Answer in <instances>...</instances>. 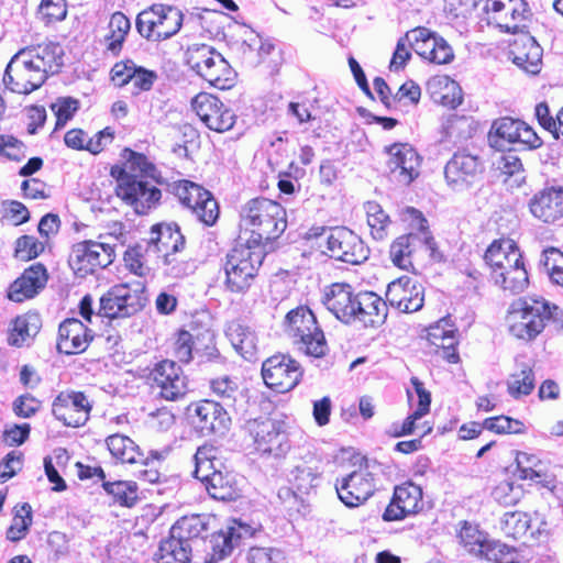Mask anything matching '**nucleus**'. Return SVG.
Masks as SVG:
<instances>
[{
	"label": "nucleus",
	"mask_w": 563,
	"mask_h": 563,
	"mask_svg": "<svg viewBox=\"0 0 563 563\" xmlns=\"http://www.w3.org/2000/svg\"><path fill=\"white\" fill-rule=\"evenodd\" d=\"M500 529L506 537L516 540L525 539L528 534L533 537V532L531 531V517L523 511L516 510L505 512L500 519Z\"/></svg>",
	"instance_id": "obj_42"
},
{
	"label": "nucleus",
	"mask_w": 563,
	"mask_h": 563,
	"mask_svg": "<svg viewBox=\"0 0 563 563\" xmlns=\"http://www.w3.org/2000/svg\"><path fill=\"white\" fill-rule=\"evenodd\" d=\"M406 213L417 222V232L398 236L390 245L389 255L395 266L408 271L412 267V260L419 249L430 251L431 256L434 254L435 242L420 211L407 208Z\"/></svg>",
	"instance_id": "obj_6"
},
{
	"label": "nucleus",
	"mask_w": 563,
	"mask_h": 563,
	"mask_svg": "<svg viewBox=\"0 0 563 563\" xmlns=\"http://www.w3.org/2000/svg\"><path fill=\"white\" fill-rule=\"evenodd\" d=\"M192 548L187 541H181L170 532L167 539L161 541L155 553L156 563H189Z\"/></svg>",
	"instance_id": "obj_37"
},
{
	"label": "nucleus",
	"mask_w": 563,
	"mask_h": 563,
	"mask_svg": "<svg viewBox=\"0 0 563 563\" xmlns=\"http://www.w3.org/2000/svg\"><path fill=\"white\" fill-rule=\"evenodd\" d=\"M220 56L212 46L207 44H192L187 48L186 62L188 66L201 78L203 74H208L211 62Z\"/></svg>",
	"instance_id": "obj_43"
},
{
	"label": "nucleus",
	"mask_w": 563,
	"mask_h": 563,
	"mask_svg": "<svg viewBox=\"0 0 563 563\" xmlns=\"http://www.w3.org/2000/svg\"><path fill=\"white\" fill-rule=\"evenodd\" d=\"M357 294L353 292V288L349 284H332L324 292L323 303L336 319L344 323L355 322V306Z\"/></svg>",
	"instance_id": "obj_27"
},
{
	"label": "nucleus",
	"mask_w": 563,
	"mask_h": 563,
	"mask_svg": "<svg viewBox=\"0 0 563 563\" xmlns=\"http://www.w3.org/2000/svg\"><path fill=\"white\" fill-rule=\"evenodd\" d=\"M114 249L110 244L84 241L74 245L70 254V265L80 275L95 273L113 262Z\"/></svg>",
	"instance_id": "obj_14"
},
{
	"label": "nucleus",
	"mask_w": 563,
	"mask_h": 563,
	"mask_svg": "<svg viewBox=\"0 0 563 563\" xmlns=\"http://www.w3.org/2000/svg\"><path fill=\"white\" fill-rule=\"evenodd\" d=\"M284 551L273 547H252L247 551V563H286Z\"/></svg>",
	"instance_id": "obj_61"
},
{
	"label": "nucleus",
	"mask_w": 563,
	"mask_h": 563,
	"mask_svg": "<svg viewBox=\"0 0 563 563\" xmlns=\"http://www.w3.org/2000/svg\"><path fill=\"white\" fill-rule=\"evenodd\" d=\"M216 449L211 445H202L198 448L195 454V471L194 475L202 484H205L211 474L218 473L214 466Z\"/></svg>",
	"instance_id": "obj_53"
},
{
	"label": "nucleus",
	"mask_w": 563,
	"mask_h": 563,
	"mask_svg": "<svg viewBox=\"0 0 563 563\" xmlns=\"http://www.w3.org/2000/svg\"><path fill=\"white\" fill-rule=\"evenodd\" d=\"M247 429L254 439L256 450L276 457L284 455L288 449V437L278 422L265 418L247 422Z\"/></svg>",
	"instance_id": "obj_19"
},
{
	"label": "nucleus",
	"mask_w": 563,
	"mask_h": 563,
	"mask_svg": "<svg viewBox=\"0 0 563 563\" xmlns=\"http://www.w3.org/2000/svg\"><path fill=\"white\" fill-rule=\"evenodd\" d=\"M212 393L221 399L223 406L233 407L239 394L238 383L229 376L218 377L210 383Z\"/></svg>",
	"instance_id": "obj_57"
},
{
	"label": "nucleus",
	"mask_w": 563,
	"mask_h": 563,
	"mask_svg": "<svg viewBox=\"0 0 563 563\" xmlns=\"http://www.w3.org/2000/svg\"><path fill=\"white\" fill-rule=\"evenodd\" d=\"M287 333L300 351L312 357H322L328 351L323 331L318 327L317 319L307 307H298L286 314Z\"/></svg>",
	"instance_id": "obj_5"
},
{
	"label": "nucleus",
	"mask_w": 563,
	"mask_h": 563,
	"mask_svg": "<svg viewBox=\"0 0 563 563\" xmlns=\"http://www.w3.org/2000/svg\"><path fill=\"white\" fill-rule=\"evenodd\" d=\"M169 188L179 202L190 211L196 200L201 199V197H206L205 199L208 200L207 189L187 179L174 181L169 185Z\"/></svg>",
	"instance_id": "obj_49"
},
{
	"label": "nucleus",
	"mask_w": 563,
	"mask_h": 563,
	"mask_svg": "<svg viewBox=\"0 0 563 563\" xmlns=\"http://www.w3.org/2000/svg\"><path fill=\"white\" fill-rule=\"evenodd\" d=\"M41 328V319L37 313H26L16 317L12 329L8 334V342L13 346L23 345L29 339L35 336Z\"/></svg>",
	"instance_id": "obj_40"
},
{
	"label": "nucleus",
	"mask_w": 563,
	"mask_h": 563,
	"mask_svg": "<svg viewBox=\"0 0 563 563\" xmlns=\"http://www.w3.org/2000/svg\"><path fill=\"white\" fill-rule=\"evenodd\" d=\"M520 254V250L515 241L510 239L495 240L486 250L484 261L490 268V272L496 271L505 264L506 261H515V257Z\"/></svg>",
	"instance_id": "obj_41"
},
{
	"label": "nucleus",
	"mask_w": 563,
	"mask_h": 563,
	"mask_svg": "<svg viewBox=\"0 0 563 563\" xmlns=\"http://www.w3.org/2000/svg\"><path fill=\"white\" fill-rule=\"evenodd\" d=\"M150 379L161 389L159 395L169 401L183 398L187 391V378L181 367L174 361L163 360L155 364Z\"/></svg>",
	"instance_id": "obj_21"
},
{
	"label": "nucleus",
	"mask_w": 563,
	"mask_h": 563,
	"mask_svg": "<svg viewBox=\"0 0 563 563\" xmlns=\"http://www.w3.org/2000/svg\"><path fill=\"white\" fill-rule=\"evenodd\" d=\"M514 63L530 74H538L542 59V48L531 36L516 42L511 51Z\"/></svg>",
	"instance_id": "obj_35"
},
{
	"label": "nucleus",
	"mask_w": 563,
	"mask_h": 563,
	"mask_svg": "<svg viewBox=\"0 0 563 563\" xmlns=\"http://www.w3.org/2000/svg\"><path fill=\"white\" fill-rule=\"evenodd\" d=\"M520 126L523 121L504 117L493 122L488 133L489 145L498 151H504L508 145L516 144L517 137H520Z\"/></svg>",
	"instance_id": "obj_34"
},
{
	"label": "nucleus",
	"mask_w": 563,
	"mask_h": 563,
	"mask_svg": "<svg viewBox=\"0 0 563 563\" xmlns=\"http://www.w3.org/2000/svg\"><path fill=\"white\" fill-rule=\"evenodd\" d=\"M147 241V253L165 257L166 254L179 253L185 246V238L176 223H159L152 227Z\"/></svg>",
	"instance_id": "obj_30"
},
{
	"label": "nucleus",
	"mask_w": 563,
	"mask_h": 563,
	"mask_svg": "<svg viewBox=\"0 0 563 563\" xmlns=\"http://www.w3.org/2000/svg\"><path fill=\"white\" fill-rule=\"evenodd\" d=\"M364 209L372 236L375 240H384L387 236V228L390 223L388 214L375 201H367Z\"/></svg>",
	"instance_id": "obj_51"
},
{
	"label": "nucleus",
	"mask_w": 563,
	"mask_h": 563,
	"mask_svg": "<svg viewBox=\"0 0 563 563\" xmlns=\"http://www.w3.org/2000/svg\"><path fill=\"white\" fill-rule=\"evenodd\" d=\"M165 274L172 278H183L194 273L195 264L191 261L180 258L177 253L166 254L163 257Z\"/></svg>",
	"instance_id": "obj_62"
},
{
	"label": "nucleus",
	"mask_w": 563,
	"mask_h": 563,
	"mask_svg": "<svg viewBox=\"0 0 563 563\" xmlns=\"http://www.w3.org/2000/svg\"><path fill=\"white\" fill-rule=\"evenodd\" d=\"M35 66H40V71L44 73L47 79L49 74H55L63 65V48L59 44L48 42L40 44L32 48L21 49Z\"/></svg>",
	"instance_id": "obj_33"
},
{
	"label": "nucleus",
	"mask_w": 563,
	"mask_h": 563,
	"mask_svg": "<svg viewBox=\"0 0 563 563\" xmlns=\"http://www.w3.org/2000/svg\"><path fill=\"white\" fill-rule=\"evenodd\" d=\"M423 301L422 285L409 277L396 279L387 287L386 302L401 312H416L422 308Z\"/></svg>",
	"instance_id": "obj_23"
},
{
	"label": "nucleus",
	"mask_w": 563,
	"mask_h": 563,
	"mask_svg": "<svg viewBox=\"0 0 563 563\" xmlns=\"http://www.w3.org/2000/svg\"><path fill=\"white\" fill-rule=\"evenodd\" d=\"M32 508L27 503L14 507V515L10 527L7 530V539L18 542L25 538L32 526Z\"/></svg>",
	"instance_id": "obj_48"
},
{
	"label": "nucleus",
	"mask_w": 563,
	"mask_h": 563,
	"mask_svg": "<svg viewBox=\"0 0 563 563\" xmlns=\"http://www.w3.org/2000/svg\"><path fill=\"white\" fill-rule=\"evenodd\" d=\"M191 108L201 122L212 131L223 133L235 123V114L216 96L200 92L191 100Z\"/></svg>",
	"instance_id": "obj_13"
},
{
	"label": "nucleus",
	"mask_w": 563,
	"mask_h": 563,
	"mask_svg": "<svg viewBox=\"0 0 563 563\" xmlns=\"http://www.w3.org/2000/svg\"><path fill=\"white\" fill-rule=\"evenodd\" d=\"M91 404L81 391H62L53 401L54 417L67 427L84 426L91 410Z\"/></svg>",
	"instance_id": "obj_20"
},
{
	"label": "nucleus",
	"mask_w": 563,
	"mask_h": 563,
	"mask_svg": "<svg viewBox=\"0 0 563 563\" xmlns=\"http://www.w3.org/2000/svg\"><path fill=\"white\" fill-rule=\"evenodd\" d=\"M460 543L472 554L482 555L488 542L487 536L477 526L463 521L459 531Z\"/></svg>",
	"instance_id": "obj_50"
},
{
	"label": "nucleus",
	"mask_w": 563,
	"mask_h": 563,
	"mask_svg": "<svg viewBox=\"0 0 563 563\" xmlns=\"http://www.w3.org/2000/svg\"><path fill=\"white\" fill-rule=\"evenodd\" d=\"M225 334L234 350L245 360L252 361L256 355V336L254 332L239 321L229 323Z\"/></svg>",
	"instance_id": "obj_36"
},
{
	"label": "nucleus",
	"mask_w": 563,
	"mask_h": 563,
	"mask_svg": "<svg viewBox=\"0 0 563 563\" xmlns=\"http://www.w3.org/2000/svg\"><path fill=\"white\" fill-rule=\"evenodd\" d=\"M208 200L206 197L196 200L191 212L197 219L206 225H212L219 217V206L217 200L212 197L211 192L207 190Z\"/></svg>",
	"instance_id": "obj_58"
},
{
	"label": "nucleus",
	"mask_w": 563,
	"mask_h": 563,
	"mask_svg": "<svg viewBox=\"0 0 563 563\" xmlns=\"http://www.w3.org/2000/svg\"><path fill=\"white\" fill-rule=\"evenodd\" d=\"M335 490L345 506L350 508L358 507L374 495L376 479L373 473L360 468L346 476L336 478Z\"/></svg>",
	"instance_id": "obj_16"
},
{
	"label": "nucleus",
	"mask_w": 563,
	"mask_h": 563,
	"mask_svg": "<svg viewBox=\"0 0 563 563\" xmlns=\"http://www.w3.org/2000/svg\"><path fill=\"white\" fill-rule=\"evenodd\" d=\"M24 454L19 450L10 451L0 462V483L15 476L23 467Z\"/></svg>",
	"instance_id": "obj_64"
},
{
	"label": "nucleus",
	"mask_w": 563,
	"mask_h": 563,
	"mask_svg": "<svg viewBox=\"0 0 563 563\" xmlns=\"http://www.w3.org/2000/svg\"><path fill=\"white\" fill-rule=\"evenodd\" d=\"M92 338V331L80 320L66 319L58 329L57 350L67 355L81 353L86 351Z\"/></svg>",
	"instance_id": "obj_28"
},
{
	"label": "nucleus",
	"mask_w": 563,
	"mask_h": 563,
	"mask_svg": "<svg viewBox=\"0 0 563 563\" xmlns=\"http://www.w3.org/2000/svg\"><path fill=\"white\" fill-rule=\"evenodd\" d=\"M518 372L510 375L507 380L508 393L514 398L528 396L534 388V375L530 365L518 364Z\"/></svg>",
	"instance_id": "obj_46"
},
{
	"label": "nucleus",
	"mask_w": 563,
	"mask_h": 563,
	"mask_svg": "<svg viewBox=\"0 0 563 563\" xmlns=\"http://www.w3.org/2000/svg\"><path fill=\"white\" fill-rule=\"evenodd\" d=\"M327 254L338 261L358 265L368 258L369 249L352 230L336 227L327 236Z\"/></svg>",
	"instance_id": "obj_10"
},
{
	"label": "nucleus",
	"mask_w": 563,
	"mask_h": 563,
	"mask_svg": "<svg viewBox=\"0 0 563 563\" xmlns=\"http://www.w3.org/2000/svg\"><path fill=\"white\" fill-rule=\"evenodd\" d=\"M262 376L265 384L277 393L294 389L302 377L299 363L287 355H274L262 365Z\"/></svg>",
	"instance_id": "obj_11"
},
{
	"label": "nucleus",
	"mask_w": 563,
	"mask_h": 563,
	"mask_svg": "<svg viewBox=\"0 0 563 563\" xmlns=\"http://www.w3.org/2000/svg\"><path fill=\"white\" fill-rule=\"evenodd\" d=\"M102 487L113 498V503L133 507L137 501V485L132 481L103 482Z\"/></svg>",
	"instance_id": "obj_45"
},
{
	"label": "nucleus",
	"mask_w": 563,
	"mask_h": 563,
	"mask_svg": "<svg viewBox=\"0 0 563 563\" xmlns=\"http://www.w3.org/2000/svg\"><path fill=\"white\" fill-rule=\"evenodd\" d=\"M484 11L488 24L516 33L527 19L528 4L525 0H486Z\"/></svg>",
	"instance_id": "obj_15"
},
{
	"label": "nucleus",
	"mask_w": 563,
	"mask_h": 563,
	"mask_svg": "<svg viewBox=\"0 0 563 563\" xmlns=\"http://www.w3.org/2000/svg\"><path fill=\"white\" fill-rule=\"evenodd\" d=\"M408 32L412 49L422 58L437 65L450 64L454 59L451 45L431 30L419 26Z\"/></svg>",
	"instance_id": "obj_18"
},
{
	"label": "nucleus",
	"mask_w": 563,
	"mask_h": 563,
	"mask_svg": "<svg viewBox=\"0 0 563 563\" xmlns=\"http://www.w3.org/2000/svg\"><path fill=\"white\" fill-rule=\"evenodd\" d=\"M117 181V196L132 206L139 214H144L155 207L162 197L158 188L126 169H120Z\"/></svg>",
	"instance_id": "obj_7"
},
{
	"label": "nucleus",
	"mask_w": 563,
	"mask_h": 563,
	"mask_svg": "<svg viewBox=\"0 0 563 563\" xmlns=\"http://www.w3.org/2000/svg\"><path fill=\"white\" fill-rule=\"evenodd\" d=\"M319 472L305 463L294 467L288 475L289 483L300 494H309L317 486Z\"/></svg>",
	"instance_id": "obj_52"
},
{
	"label": "nucleus",
	"mask_w": 563,
	"mask_h": 563,
	"mask_svg": "<svg viewBox=\"0 0 563 563\" xmlns=\"http://www.w3.org/2000/svg\"><path fill=\"white\" fill-rule=\"evenodd\" d=\"M456 328L450 317L442 318L435 324L430 325L427 340L435 347L442 349V357L449 363H456L459 354L455 351L457 344Z\"/></svg>",
	"instance_id": "obj_31"
},
{
	"label": "nucleus",
	"mask_w": 563,
	"mask_h": 563,
	"mask_svg": "<svg viewBox=\"0 0 563 563\" xmlns=\"http://www.w3.org/2000/svg\"><path fill=\"white\" fill-rule=\"evenodd\" d=\"M386 151L389 155L387 168L393 180L408 186L420 174L421 158L417 151L407 143H395Z\"/></svg>",
	"instance_id": "obj_17"
},
{
	"label": "nucleus",
	"mask_w": 563,
	"mask_h": 563,
	"mask_svg": "<svg viewBox=\"0 0 563 563\" xmlns=\"http://www.w3.org/2000/svg\"><path fill=\"white\" fill-rule=\"evenodd\" d=\"M208 494L218 500H231L235 496V489L228 476L220 471L211 474L209 479L203 484Z\"/></svg>",
	"instance_id": "obj_56"
},
{
	"label": "nucleus",
	"mask_w": 563,
	"mask_h": 563,
	"mask_svg": "<svg viewBox=\"0 0 563 563\" xmlns=\"http://www.w3.org/2000/svg\"><path fill=\"white\" fill-rule=\"evenodd\" d=\"M45 249L43 242L35 236L22 235L15 241L14 255L21 261H31L37 257Z\"/></svg>",
	"instance_id": "obj_60"
},
{
	"label": "nucleus",
	"mask_w": 563,
	"mask_h": 563,
	"mask_svg": "<svg viewBox=\"0 0 563 563\" xmlns=\"http://www.w3.org/2000/svg\"><path fill=\"white\" fill-rule=\"evenodd\" d=\"M46 78L24 52L19 51L7 65L3 84L12 92L29 95L38 89Z\"/></svg>",
	"instance_id": "obj_8"
},
{
	"label": "nucleus",
	"mask_w": 563,
	"mask_h": 563,
	"mask_svg": "<svg viewBox=\"0 0 563 563\" xmlns=\"http://www.w3.org/2000/svg\"><path fill=\"white\" fill-rule=\"evenodd\" d=\"M479 556L493 563H518L519 561L516 548L495 540H488Z\"/></svg>",
	"instance_id": "obj_54"
},
{
	"label": "nucleus",
	"mask_w": 563,
	"mask_h": 563,
	"mask_svg": "<svg viewBox=\"0 0 563 563\" xmlns=\"http://www.w3.org/2000/svg\"><path fill=\"white\" fill-rule=\"evenodd\" d=\"M253 536L250 526L240 521H233L231 526L222 529L211 536L209 541L210 552L208 553L207 563H217L229 556L233 549L238 547L242 539Z\"/></svg>",
	"instance_id": "obj_26"
},
{
	"label": "nucleus",
	"mask_w": 563,
	"mask_h": 563,
	"mask_svg": "<svg viewBox=\"0 0 563 563\" xmlns=\"http://www.w3.org/2000/svg\"><path fill=\"white\" fill-rule=\"evenodd\" d=\"M355 321L364 327H377L387 318V303L373 291L357 292Z\"/></svg>",
	"instance_id": "obj_32"
},
{
	"label": "nucleus",
	"mask_w": 563,
	"mask_h": 563,
	"mask_svg": "<svg viewBox=\"0 0 563 563\" xmlns=\"http://www.w3.org/2000/svg\"><path fill=\"white\" fill-rule=\"evenodd\" d=\"M533 218L545 224H554L563 218V186L551 185L538 190L529 200Z\"/></svg>",
	"instance_id": "obj_22"
},
{
	"label": "nucleus",
	"mask_w": 563,
	"mask_h": 563,
	"mask_svg": "<svg viewBox=\"0 0 563 563\" xmlns=\"http://www.w3.org/2000/svg\"><path fill=\"white\" fill-rule=\"evenodd\" d=\"M106 442L111 455L122 463L134 464L144 461L140 448L126 435L115 433L109 435Z\"/></svg>",
	"instance_id": "obj_38"
},
{
	"label": "nucleus",
	"mask_w": 563,
	"mask_h": 563,
	"mask_svg": "<svg viewBox=\"0 0 563 563\" xmlns=\"http://www.w3.org/2000/svg\"><path fill=\"white\" fill-rule=\"evenodd\" d=\"M47 271L41 263L32 264L9 287L8 298L15 302L34 297L47 283Z\"/></svg>",
	"instance_id": "obj_29"
},
{
	"label": "nucleus",
	"mask_w": 563,
	"mask_h": 563,
	"mask_svg": "<svg viewBox=\"0 0 563 563\" xmlns=\"http://www.w3.org/2000/svg\"><path fill=\"white\" fill-rule=\"evenodd\" d=\"M242 221L251 229L249 242L263 246L279 238L287 228L286 210L267 198L250 200L242 209Z\"/></svg>",
	"instance_id": "obj_1"
},
{
	"label": "nucleus",
	"mask_w": 563,
	"mask_h": 563,
	"mask_svg": "<svg viewBox=\"0 0 563 563\" xmlns=\"http://www.w3.org/2000/svg\"><path fill=\"white\" fill-rule=\"evenodd\" d=\"M265 249L249 241L236 244L225 257V286L232 292L250 288L265 257Z\"/></svg>",
	"instance_id": "obj_3"
},
{
	"label": "nucleus",
	"mask_w": 563,
	"mask_h": 563,
	"mask_svg": "<svg viewBox=\"0 0 563 563\" xmlns=\"http://www.w3.org/2000/svg\"><path fill=\"white\" fill-rule=\"evenodd\" d=\"M208 525L209 518L205 515L185 516L173 525L170 532L181 541L190 543L194 539L203 538L208 531Z\"/></svg>",
	"instance_id": "obj_39"
},
{
	"label": "nucleus",
	"mask_w": 563,
	"mask_h": 563,
	"mask_svg": "<svg viewBox=\"0 0 563 563\" xmlns=\"http://www.w3.org/2000/svg\"><path fill=\"white\" fill-rule=\"evenodd\" d=\"M483 427L484 429L498 434L521 433L523 431V423L521 421L506 416L487 418L484 420Z\"/></svg>",
	"instance_id": "obj_63"
},
{
	"label": "nucleus",
	"mask_w": 563,
	"mask_h": 563,
	"mask_svg": "<svg viewBox=\"0 0 563 563\" xmlns=\"http://www.w3.org/2000/svg\"><path fill=\"white\" fill-rule=\"evenodd\" d=\"M483 172L481 157L466 148L455 152L444 167L445 180L453 190L467 189Z\"/></svg>",
	"instance_id": "obj_12"
},
{
	"label": "nucleus",
	"mask_w": 563,
	"mask_h": 563,
	"mask_svg": "<svg viewBox=\"0 0 563 563\" xmlns=\"http://www.w3.org/2000/svg\"><path fill=\"white\" fill-rule=\"evenodd\" d=\"M143 291L131 289L128 284L111 287L100 298L98 314L109 319L128 318L144 307Z\"/></svg>",
	"instance_id": "obj_9"
},
{
	"label": "nucleus",
	"mask_w": 563,
	"mask_h": 563,
	"mask_svg": "<svg viewBox=\"0 0 563 563\" xmlns=\"http://www.w3.org/2000/svg\"><path fill=\"white\" fill-rule=\"evenodd\" d=\"M184 22L183 11L170 4L154 3L142 10L135 21L139 34L150 42H163L175 36Z\"/></svg>",
	"instance_id": "obj_4"
},
{
	"label": "nucleus",
	"mask_w": 563,
	"mask_h": 563,
	"mask_svg": "<svg viewBox=\"0 0 563 563\" xmlns=\"http://www.w3.org/2000/svg\"><path fill=\"white\" fill-rule=\"evenodd\" d=\"M131 29L130 20L122 12H114L109 22L110 34L107 36V49L118 55Z\"/></svg>",
	"instance_id": "obj_47"
},
{
	"label": "nucleus",
	"mask_w": 563,
	"mask_h": 563,
	"mask_svg": "<svg viewBox=\"0 0 563 563\" xmlns=\"http://www.w3.org/2000/svg\"><path fill=\"white\" fill-rule=\"evenodd\" d=\"M558 306L537 298H518L511 302L507 314L509 332L525 341L536 339L544 329L545 322L558 318Z\"/></svg>",
	"instance_id": "obj_2"
},
{
	"label": "nucleus",
	"mask_w": 563,
	"mask_h": 563,
	"mask_svg": "<svg viewBox=\"0 0 563 563\" xmlns=\"http://www.w3.org/2000/svg\"><path fill=\"white\" fill-rule=\"evenodd\" d=\"M230 422V416L220 402L201 400L195 405L192 423L201 435L224 434Z\"/></svg>",
	"instance_id": "obj_24"
},
{
	"label": "nucleus",
	"mask_w": 563,
	"mask_h": 563,
	"mask_svg": "<svg viewBox=\"0 0 563 563\" xmlns=\"http://www.w3.org/2000/svg\"><path fill=\"white\" fill-rule=\"evenodd\" d=\"M422 489L411 482L395 488L394 498L383 514L385 521L404 519L422 509Z\"/></svg>",
	"instance_id": "obj_25"
},
{
	"label": "nucleus",
	"mask_w": 563,
	"mask_h": 563,
	"mask_svg": "<svg viewBox=\"0 0 563 563\" xmlns=\"http://www.w3.org/2000/svg\"><path fill=\"white\" fill-rule=\"evenodd\" d=\"M540 263L544 266L552 283L563 287V253L555 247L545 249Z\"/></svg>",
	"instance_id": "obj_55"
},
{
	"label": "nucleus",
	"mask_w": 563,
	"mask_h": 563,
	"mask_svg": "<svg viewBox=\"0 0 563 563\" xmlns=\"http://www.w3.org/2000/svg\"><path fill=\"white\" fill-rule=\"evenodd\" d=\"M211 64L212 66L209 67L208 74H203L202 79L221 90L231 88L234 84L235 71L225 58L220 54Z\"/></svg>",
	"instance_id": "obj_44"
},
{
	"label": "nucleus",
	"mask_w": 563,
	"mask_h": 563,
	"mask_svg": "<svg viewBox=\"0 0 563 563\" xmlns=\"http://www.w3.org/2000/svg\"><path fill=\"white\" fill-rule=\"evenodd\" d=\"M505 277L499 279V286L503 290L509 291L510 294H519L523 291L529 283L527 269L523 266L515 267L509 271Z\"/></svg>",
	"instance_id": "obj_59"
}]
</instances>
